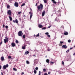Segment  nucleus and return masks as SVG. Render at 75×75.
I'll use <instances>...</instances> for the list:
<instances>
[{
    "instance_id": "4",
    "label": "nucleus",
    "mask_w": 75,
    "mask_h": 75,
    "mask_svg": "<svg viewBox=\"0 0 75 75\" xmlns=\"http://www.w3.org/2000/svg\"><path fill=\"white\" fill-rule=\"evenodd\" d=\"M8 67V65L6 64V65H4L3 67V69H6Z\"/></svg>"
},
{
    "instance_id": "52",
    "label": "nucleus",
    "mask_w": 75,
    "mask_h": 75,
    "mask_svg": "<svg viewBox=\"0 0 75 75\" xmlns=\"http://www.w3.org/2000/svg\"><path fill=\"white\" fill-rule=\"evenodd\" d=\"M58 12H61V10H59Z\"/></svg>"
},
{
    "instance_id": "63",
    "label": "nucleus",
    "mask_w": 75,
    "mask_h": 75,
    "mask_svg": "<svg viewBox=\"0 0 75 75\" xmlns=\"http://www.w3.org/2000/svg\"><path fill=\"white\" fill-rule=\"evenodd\" d=\"M55 21H57V19H55Z\"/></svg>"
},
{
    "instance_id": "47",
    "label": "nucleus",
    "mask_w": 75,
    "mask_h": 75,
    "mask_svg": "<svg viewBox=\"0 0 75 75\" xmlns=\"http://www.w3.org/2000/svg\"><path fill=\"white\" fill-rule=\"evenodd\" d=\"M51 74V72H48V74Z\"/></svg>"
},
{
    "instance_id": "5",
    "label": "nucleus",
    "mask_w": 75,
    "mask_h": 75,
    "mask_svg": "<svg viewBox=\"0 0 75 75\" xmlns=\"http://www.w3.org/2000/svg\"><path fill=\"white\" fill-rule=\"evenodd\" d=\"M38 60L37 59H36L34 60V65H35L38 63Z\"/></svg>"
},
{
    "instance_id": "21",
    "label": "nucleus",
    "mask_w": 75,
    "mask_h": 75,
    "mask_svg": "<svg viewBox=\"0 0 75 75\" xmlns=\"http://www.w3.org/2000/svg\"><path fill=\"white\" fill-rule=\"evenodd\" d=\"M26 63L27 64H30V62H29V61H26Z\"/></svg>"
},
{
    "instance_id": "38",
    "label": "nucleus",
    "mask_w": 75,
    "mask_h": 75,
    "mask_svg": "<svg viewBox=\"0 0 75 75\" xmlns=\"http://www.w3.org/2000/svg\"><path fill=\"white\" fill-rule=\"evenodd\" d=\"M60 44H63V43H64V42H61V41H60Z\"/></svg>"
},
{
    "instance_id": "14",
    "label": "nucleus",
    "mask_w": 75,
    "mask_h": 75,
    "mask_svg": "<svg viewBox=\"0 0 75 75\" xmlns=\"http://www.w3.org/2000/svg\"><path fill=\"white\" fill-rule=\"evenodd\" d=\"M38 27H39V28H42V27L43 26L42 25L39 24L38 25Z\"/></svg>"
},
{
    "instance_id": "1",
    "label": "nucleus",
    "mask_w": 75,
    "mask_h": 75,
    "mask_svg": "<svg viewBox=\"0 0 75 75\" xmlns=\"http://www.w3.org/2000/svg\"><path fill=\"white\" fill-rule=\"evenodd\" d=\"M43 7V5L42 4H40L39 6H38V10L40 11V10L41 9V10H42V8Z\"/></svg>"
},
{
    "instance_id": "41",
    "label": "nucleus",
    "mask_w": 75,
    "mask_h": 75,
    "mask_svg": "<svg viewBox=\"0 0 75 75\" xmlns=\"http://www.w3.org/2000/svg\"><path fill=\"white\" fill-rule=\"evenodd\" d=\"M51 64H54V62H50Z\"/></svg>"
},
{
    "instance_id": "35",
    "label": "nucleus",
    "mask_w": 75,
    "mask_h": 75,
    "mask_svg": "<svg viewBox=\"0 0 75 75\" xmlns=\"http://www.w3.org/2000/svg\"><path fill=\"white\" fill-rule=\"evenodd\" d=\"M71 41V40H68V42H70Z\"/></svg>"
},
{
    "instance_id": "19",
    "label": "nucleus",
    "mask_w": 75,
    "mask_h": 75,
    "mask_svg": "<svg viewBox=\"0 0 75 75\" xmlns=\"http://www.w3.org/2000/svg\"><path fill=\"white\" fill-rule=\"evenodd\" d=\"M9 18L10 19V21H12V20H13V19L10 16H9Z\"/></svg>"
},
{
    "instance_id": "56",
    "label": "nucleus",
    "mask_w": 75,
    "mask_h": 75,
    "mask_svg": "<svg viewBox=\"0 0 75 75\" xmlns=\"http://www.w3.org/2000/svg\"><path fill=\"white\" fill-rule=\"evenodd\" d=\"M72 47H71L70 48V50H72Z\"/></svg>"
},
{
    "instance_id": "57",
    "label": "nucleus",
    "mask_w": 75,
    "mask_h": 75,
    "mask_svg": "<svg viewBox=\"0 0 75 75\" xmlns=\"http://www.w3.org/2000/svg\"><path fill=\"white\" fill-rule=\"evenodd\" d=\"M24 72H22V74H24Z\"/></svg>"
},
{
    "instance_id": "32",
    "label": "nucleus",
    "mask_w": 75,
    "mask_h": 75,
    "mask_svg": "<svg viewBox=\"0 0 75 75\" xmlns=\"http://www.w3.org/2000/svg\"><path fill=\"white\" fill-rule=\"evenodd\" d=\"M46 29V28L45 27H44L42 29V30H45Z\"/></svg>"
},
{
    "instance_id": "28",
    "label": "nucleus",
    "mask_w": 75,
    "mask_h": 75,
    "mask_svg": "<svg viewBox=\"0 0 75 75\" xmlns=\"http://www.w3.org/2000/svg\"><path fill=\"white\" fill-rule=\"evenodd\" d=\"M16 42L17 44H18V41L17 40H16Z\"/></svg>"
},
{
    "instance_id": "27",
    "label": "nucleus",
    "mask_w": 75,
    "mask_h": 75,
    "mask_svg": "<svg viewBox=\"0 0 75 75\" xmlns=\"http://www.w3.org/2000/svg\"><path fill=\"white\" fill-rule=\"evenodd\" d=\"M21 13V11L18 12V14L19 15Z\"/></svg>"
},
{
    "instance_id": "15",
    "label": "nucleus",
    "mask_w": 75,
    "mask_h": 75,
    "mask_svg": "<svg viewBox=\"0 0 75 75\" xmlns=\"http://www.w3.org/2000/svg\"><path fill=\"white\" fill-rule=\"evenodd\" d=\"M30 52L28 51H26L25 53V55H27V54H28Z\"/></svg>"
},
{
    "instance_id": "29",
    "label": "nucleus",
    "mask_w": 75,
    "mask_h": 75,
    "mask_svg": "<svg viewBox=\"0 0 75 75\" xmlns=\"http://www.w3.org/2000/svg\"><path fill=\"white\" fill-rule=\"evenodd\" d=\"M25 35H23V38H25Z\"/></svg>"
},
{
    "instance_id": "39",
    "label": "nucleus",
    "mask_w": 75,
    "mask_h": 75,
    "mask_svg": "<svg viewBox=\"0 0 75 75\" xmlns=\"http://www.w3.org/2000/svg\"><path fill=\"white\" fill-rule=\"evenodd\" d=\"M51 27V25H50L48 27V28H50V27Z\"/></svg>"
},
{
    "instance_id": "18",
    "label": "nucleus",
    "mask_w": 75,
    "mask_h": 75,
    "mask_svg": "<svg viewBox=\"0 0 75 75\" xmlns=\"http://www.w3.org/2000/svg\"><path fill=\"white\" fill-rule=\"evenodd\" d=\"M52 1H53V3H54V4H56V3H57V2L55 1V0H52Z\"/></svg>"
},
{
    "instance_id": "8",
    "label": "nucleus",
    "mask_w": 75,
    "mask_h": 75,
    "mask_svg": "<svg viewBox=\"0 0 75 75\" xmlns=\"http://www.w3.org/2000/svg\"><path fill=\"white\" fill-rule=\"evenodd\" d=\"M14 6L15 7H18V3L17 2H15L14 4Z\"/></svg>"
},
{
    "instance_id": "60",
    "label": "nucleus",
    "mask_w": 75,
    "mask_h": 75,
    "mask_svg": "<svg viewBox=\"0 0 75 75\" xmlns=\"http://www.w3.org/2000/svg\"><path fill=\"white\" fill-rule=\"evenodd\" d=\"M73 55H75V53L73 54Z\"/></svg>"
},
{
    "instance_id": "7",
    "label": "nucleus",
    "mask_w": 75,
    "mask_h": 75,
    "mask_svg": "<svg viewBox=\"0 0 75 75\" xmlns=\"http://www.w3.org/2000/svg\"><path fill=\"white\" fill-rule=\"evenodd\" d=\"M7 13H8L9 16H11V10H8L7 12Z\"/></svg>"
},
{
    "instance_id": "23",
    "label": "nucleus",
    "mask_w": 75,
    "mask_h": 75,
    "mask_svg": "<svg viewBox=\"0 0 75 75\" xmlns=\"http://www.w3.org/2000/svg\"><path fill=\"white\" fill-rule=\"evenodd\" d=\"M43 1H44V3H47V0H43Z\"/></svg>"
},
{
    "instance_id": "37",
    "label": "nucleus",
    "mask_w": 75,
    "mask_h": 75,
    "mask_svg": "<svg viewBox=\"0 0 75 75\" xmlns=\"http://www.w3.org/2000/svg\"><path fill=\"white\" fill-rule=\"evenodd\" d=\"M7 7L8 8H10V6L7 5Z\"/></svg>"
},
{
    "instance_id": "43",
    "label": "nucleus",
    "mask_w": 75,
    "mask_h": 75,
    "mask_svg": "<svg viewBox=\"0 0 75 75\" xmlns=\"http://www.w3.org/2000/svg\"><path fill=\"white\" fill-rule=\"evenodd\" d=\"M58 16H61V14L60 13H59V14H58Z\"/></svg>"
},
{
    "instance_id": "17",
    "label": "nucleus",
    "mask_w": 75,
    "mask_h": 75,
    "mask_svg": "<svg viewBox=\"0 0 75 75\" xmlns=\"http://www.w3.org/2000/svg\"><path fill=\"white\" fill-rule=\"evenodd\" d=\"M64 35H68V32H65L64 33Z\"/></svg>"
},
{
    "instance_id": "33",
    "label": "nucleus",
    "mask_w": 75,
    "mask_h": 75,
    "mask_svg": "<svg viewBox=\"0 0 75 75\" xmlns=\"http://www.w3.org/2000/svg\"><path fill=\"white\" fill-rule=\"evenodd\" d=\"M69 50H67V51H66V53H68V52H69Z\"/></svg>"
},
{
    "instance_id": "10",
    "label": "nucleus",
    "mask_w": 75,
    "mask_h": 75,
    "mask_svg": "<svg viewBox=\"0 0 75 75\" xmlns=\"http://www.w3.org/2000/svg\"><path fill=\"white\" fill-rule=\"evenodd\" d=\"M13 22L14 23H16V24H18V20L17 19H16L15 21L13 20Z\"/></svg>"
},
{
    "instance_id": "13",
    "label": "nucleus",
    "mask_w": 75,
    "mask_h": 75,
    "mask_svg": "<svg viewBox=\"0 0 75 75\" xmlns=\"http://www.w3.org/2000/svg\"><path fill=\"white\" fill-rule=\"evenodd\" d=\"M12 47H14L16 45V44L14 43H12L11 44Z\"/></svg>"
},
{
    "instance_id": "40",
    "label": "nucleus",
    "mask_w": 75,
    "mask_h": 75,
    "mask_svg": "<svg viewBox=\"0 0 75 75\" xmlns=\"http://www.w3.org/2000/svg\"><path fill=\"white\" fill-rule=\"evenodd\" d=\"M36 70H38V67H37L35 68Z\"/></svg>"
},
{
    "instance_id": "24",
    "label": "nucleus",
    "mask_w": 75,
    "mask_h": 75,
    "mask_svg": "<svg viewBox=\"0 0 75 75\" xmlns=\"http://www.w3.org/2000/svg\"><path fill=\"white\" fill-rule=\"evenodd\" d=\"M25 6V3H23L21 5V7H23V6Z\"/></svg>"
},
{
    "instance_id": "30",
    "label": "nucleus",
    "mask_w": 75,
    "mask_h": 75,
    "mask_svg": "<svg viewBox=\"0 0 75 75\" xmlns=\"http://www.w3.org/2000/svg\"><path fill=\"white\" fill-rule=\"evenodd\" d=\"M34 74H35L37 73V71L36 70H34Z\"/></svg>"
},
{
    "instance_id": "44",
    "label": "nucleus",
    "mask_w": 75,
    "mask_h": 75,
    "mask_svg": "<svg viewBox=\"0 0 75 75\" xmlns=\"http://www.w3.org/2000/svg\"><path fill=\"white\" fill-rule=\"evenodd\" d=\"M8 26L6 25V26H5V28H8Z\"/></svg>"
},
{
    "instance_id": "59",
    "label": "nucleus",
    "mask_w": 75,
    "mask_h": 75,
    "mask_svg": "<svg viewBox=\"0 0 75 75\" xmlns=\"http://www.w3.org/2000/svg\"><path fill=\"white\" fill-rule=\"evenodd\" d=\"M30 10H31V11H32V9H31V8H30Z\"/></svg>"
},
{
    "instance_id": "46",
    "label": "nucleus",
    "mask_w": 75,
    "mask_h": 75,
    "mask_svg": "<svg viewBox=\"0 0 75 75\" xmlns=\"http://www.w3.org/2000/svg\"><path fill=\"white\" fill-rule=\"evenodd\" d=\"M62 64H63V65H64V62H62Z\"/></svg>"
},
{
    "instance_id": "58",
    "label": "nucleus",
    "mask_w": 75,
    "mask_h": 75,
    "mask_svg": "<svg viewBox=\"0 0 75 75\" xmlns=\"http://www.w3.org/2000/svg\"><path fill=\"white\" fill-rule=\"evenodd\" d=\"M29 30H31V28H30Z\"/></svg>"
},
{
    "instance_id": "25",
    "label": "nucleus",
    "mask_w": 75,
    "mask_h": 75,
    "mask_svg": "<svg viewBox=\"0 0 75 75\" xmlns=\"http://www.w3.org/2000/svg\"><path fill=\"white\" fill-rule=\"evenodd\" d=\"M13 70L14 71H17V70L16 69V68H13Z\"/></svg>"
},
{
    "instance_id": "50",
    "label": "nucleus",
    "mask_w": 75,
    "mask_h": 75,
    "mask_svg": "<svg viewBox=\"0 0 75 75\" xmlns=\"http://www.w3.org/2000/svg\"><path fill=\"white\" fill-rule=\"evenodd\" d=\"M40 73H41V72L40 71H39V74H40Z\"/></svg>"
},
{
    "instance_id": "36",
    "label": "nucleus",
    "mask_w": 75,
    "mask_h": 75,
    "mask_svg": "<svg viewBox=\"0 0 75 75\" xmlns=\"http://www.w3.org/2000/svg\"><path fill=\"white\" fill-rule=\"evenodd\" d=\"M8 58L9 59H10L11 58V57L10 56H8Z\"/></svg>"
},
{
    "instance_id": "61",
    "label": "nucleus",
    "mask_w": 75,
    "mask_h": 75,
    "mask_svg": "<svg viewBox=\"0 0 75 75\" xmlns=\"http://www.w3.org/2000/svg\"><path fill=\"white\" fill-rule=\"evenodd\" d=\"M34 37H35V35H34Z\"/></svg>"
},
{
    "instance_id": "20",
    "label": "nucleus",
    "mask_w": 75,
    "mask_h": 75,
    "mask_svg": "<svg viewBox=\"0 0 75 75\" xmlns=\"http://www.w3.org/2000/svg\"><path fill=\"white\" fill-rule=\"evenodd\" d=\"M46 62H47V63H50V62H49V59H47L46 60Z\"/></svg>"
},
{
    "instance_id": "26",
    "label": "nucleus",
    "mask_w": 75,
    "mask_h": 75,
    "mask_svg": "<svg viewBox=\"0 0 75 75\" xmlns=\"http://www.w3.org/2000/svg\"><path fill=\"white\" fill-rule=\"evenodd\" d=\"M23 18L24 19V18H25V15H24L23 17Z\"/></svg>"
},
{
    "instance_id": "64",
    "label": "nucleus",
    "mask_w": 75,
    "mask_h": 75,
    "mask_svg": "<svg viewBox=\"0 0 75 75\" xmlns=\"http://www.w3.org/2000/svg\"><path fill=\"white\" fill-rule=\"evenodd\" d=\"M38 75H41V74H39Z\"/></svg>"
},
{
    "instance_id": "51",
    "label": "nucleus",
    "mask_w": 75,
    "mask_h": 75,
    "mask_svg": "<svg viewBox=\"0 0 75 75\" xmlns=\"http://www.w3.org/2000/svg\"><path fill=\"white\" fill-rule=\"evenodd\" d=\"M37 6V3H36V5H35V6Z\"/></svg>"
},
{
    "instance_id": "16",
    "label": "nucleus",
    "mask_w": 75,
    "mask_h": 75,
    "mask_svg": "<svg viewBox=\"0 0 75 75\" xmlns=\"http://www.w3.org/2000/svg\"><path fill=\"white\" fill-rule=\"evenodd\" d=\"M25 45H24V46H23L22 47V49H23V50H24V49H25Z\"/></svg>"
},
{
    "instance_id": "31",
    "label": "nucleus",
    "mask_w": 75,
    "mask_h": 75,
    "mask_svg": "<svg viewBox=\"0 0 75 75\" xmlns=\"http://www.w3.org/2000/svg\"><path fill=\"white\" fill-rule=\"evenodd\" d=\"M49 33L48 32H47L45 33V34H46V35H48Z\"/></svg>"
},
{
    "instance_id": "48",
    "label": "nucleus",
    "mask_w": 75,
    "mask_h": 75,
    "mask_svg": "<svg viewBox=\"0 0 75 75\" xmlns=\"http://www.w3.org/2000/svg\"><path fill=\"white\" fill-rule=\"evenodd\" d=\"M44 75H48V74L47 73H45Z\"/></svg>"
},
{
    "instance_id": "42",
    "label": "nucleus",
    "mask_w": 75,
    "mask_h": 75,
    "mask_svg": "<svg viewBox=\"0 0 75 75\" xmlns=\"http://www.w3.org/2000/svg\"><path fill=\"white\" fill-rule=\"evenodd\" d=\"M47 37H49V38H50V35H48Z\"/></svg>"
},
{
    "instance_id": "53",
    "label": "nucleus",
    "mask_w": 75,
    "mask_h": 75,
    "mask_svg": "<svg viewBox=\"0 0 75 75\" xmlns=\"http://www.w3.org/2000/svg\"><path fill=\"white\" fill-rule=\"evenodd\" d=\"M33 57H36V56L34 54L33 55Z\"/></svg>"
},
{
    "instance_id": "49",
    "label": "nucleus",
    "mask_w": 75,
    "mask_h": 75,
    "mask_svg": "<svg viewBox=\"0 0 75 75\" xmlns=\"http://www.w3.org/2000/svg\"><path fill=\"white\" fill-rule=\"evenodd\" d=\"M1 69V66L0 65V69Z\"/></svg>"
},
{
    "instance_id": "3",
    "label": "nucleus",
    "mask_w": 75,
    "mask_h": 75,
    "mask_svg": "<svg viewBox=\"0 0 75 75\" xmlns=\"http://www.w3.org/2000/svg\"><path fill=\"white\" fill-rule=\"evenodd\" d=\"M18 36L19 37H21L23 35V32L21 31H19L18 33Z\"/></svg>"
},
{
    "instance_id": "55",
    "label": "nucleus",
    "mask_w": 75,
    "mask_h": 75,
    "mask_svg": "<svg viewBox=\"0 0 75 75\" xmlns=\"http://www.w3.org/2000/svg\"><path fill=\"white\" fill-rule=\"evenodd\" d=\"M47 50L48 51H50V49H48Z\"/></svg>"
},
{
    "instance_id": "54",
    "label": "nucleus",
    "mask_w": 75,
    "mask_h": 75,
    "mask_svg": "<svg viewBox=\"0 0 75 75\" xmlns=\"http://www.w3.org/2000/svg\"><path fill=\"white\" fill-rule=\"evenodd\" d=\"M1 75H3V72H1Z\"/></svg>"
},
{
    "instance_id": "45",
    "label": "nucleus",
    "mask_w": 75,
    "mask_h": 75,
    "mask_svg": "<svg viewBox=\"0 0 75 75\" xmlns=\"http://www.w3.org/2000/svg\"><path fill=\"white\" fill-rule=\"evenodd\" d=\"M4 27H5V25L4 24L3 25V28H4Z\"/></svg>"
},
{
    "instance_id": "9",
    "label": "nucleus",
    "mask_w": 75,
    "mask_h": 75,
    "mask_svg": "<svg viewBox=\"0 0 75 75\" xmlns=\"http://www.w3.org/2000/svg\"><path fill=\"white\" fill-rule=\"evenodd\" d=\"M62 48H67V46H66V45H64L62 46Z\"/></svg>"
},
{
    "instance_id": "11",
    "label": "nucleus",
    "mask_w": 75,
    "mask_h": 75,
    "mask_svg": "<svg viewBox=\"0 0 75 75\" xmlns=\"http://www.w3.org/2000/svg\"><path fill=\"white\" fill-rule=\"evenodd\" d=\"M45 11H43L42 12V16H44L45 14Z\"/></svg>"
},
{
    "instance_id": "12",
    "label": "nucleus",
    "mask_w": 75,
    "mask_h": 75,
    "mask_svg": "<svg viewBox=\"0 0 75 75\" xmlns=\"http://www.w3.org/2000/svg\"><path fill=\"white\" fill-rule=\"evenodd\" d=\"M1 61H4V57L3 56L1 57Z\"/></svg>"
},
{
    "instance_id": "2",
    "label": "nucleus",
    "mask_w": 75,
    "mask_h": 75,
    "mask_svg": "<svg viewBox=\"0 0 75 75\" xmlns=\"http://www.w3.org/2000/svg\"><path fill=\"white\" fill-rule=\"evenodd\" d=\"M4 41L5 44H6V42H8V38H7V37H6L5 39H4Z\"/></svg>"
},
{
    "instance_id": "6",
    "label": "nucleus",
    "mask_w": 75,
    "mask_h": 75,
    "mask_svg": "<svg viewBox=\"0 0 75 75\" xmlns=\"http://www.w3.org/2000/svg\"><path fill=\"white\" fill-rule=\"evenodd\" d=\"M29 14H30V19H31V18H32V17H33V13L31 12H29Z\"/></svg>"
},
{
    "instance_id": "62",
    "label": "nucleus",
    "mask_w": 75,
    "mask_h": 75,
    "mask_svg": "<svg viewBox=\"0 0 75 75\" xmlns=\"http://www.w3.org/2000/svg\"><path fill=\"white\" fill-rule=\"evenodd\" d=\"M1 43L0 42V45H1Z\"/></svg>"
},
{
    "instance_id": "22",
    "label": "nucleus",
    "mask_w": 75,
    "mask_h": 75,
    "mask_svg": "<svg viewBox=\"0 0 75 75\" xmlns=\"http://www.w3.org/2000/svg\"><path fill=\"white\" fill-rule=\"evenodd\" d=\"M40 36V33H38L37 35L36 36V37H39Z\"/></svg>"
},
{
    "instance_id": "34",
    "label": "nucleus",
    "mask_w": 75,
    "mask_h": 75,
    "mask_svg": "<svg viewBox=\"0 0 75 75\" xmlns=\"http://www.w3.org/2000/svg\"><path fill=\"white\" fill-rule=\"evenodd\" d=\"M43 71H44V72H45V71H46V69H43Z\"/></svg>"
}]
</instances>
